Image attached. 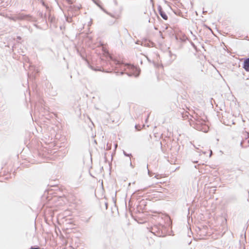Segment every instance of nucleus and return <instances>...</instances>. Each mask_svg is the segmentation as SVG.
Instances as JSON below:
<instances>
[{
	"label": "nucleus",
	"instance_id": "obj_1",
	"mask_svg": "<svg viewBox=\"0 0 249 249\" xmlns=\"http://www.w3.org/2000/svg\"><path fill=\"white\" fill-rule=\"evenodd\" d=\"M194 120L190 121V125L196 129L204 132L208 131V127L205 124L204 120L197 115L193 116Z\"/></svg>",
	"mask_w": 249,
	"mask_h": 249
},
{
	"label": "nucleus",
	"instance_id": "obj_2",
	"mask_svg": "<svg viewBox=\"0 0 249 249\" xmlns=\"http://www.w3.org/2000/svg\"><path fill=\"white\" fill-rule=\"evenodd\" d=\"M150 231L158 237H165L168 234V228L167 226L159 223L152 226Z\"/></svg>",
	"mask_w": 249,
	"mask_h": 249
},
{
	"label": "nucleus",
	"instance_id": "obj_3",
	"mask_svg": "<svg viewBox=\"0 0 249 249\" xmlns=\"http://www.w3.org/2000/svg\"><path fill=\"white\" fill-rule=\"evenodd\" d=\"M141 45L147 47H151L154 45V43L146 37L142 39Z\"/></svg>",
	"mask_w": 249,
	"mask_h": 249
},
{
	"label": "nucleus",
	"instance_id": "obj_4",
	"mask_svg": "<svg viewBox=\"0 0 249 249\" xmlns=\"http://www.w3.org/2000/svg\"><path fill=\"white\" fill-rule=\"evenodd\" d=\"M18 20H32L33 17L30 15H26L23 13H18L17 14Z\"/></svg>",
	"mask_w": 249,
	"mask_h": 249
},
{
	"label": "nucleus",
	"instance_id": "obj_5",
	"mask_svg": "<svg viewBox=\"0 0 249 249\" xmlns=\"http://www.w3.org/2000/svg\"><path fill=\"white\" fill-rule=\"evenodd\" d=\"M106 62L107 65H108V63H109L112 67L114 65H115V67L117 68V66L119 65V61L116 59H115L111 56L109 57V60H107V62L106 61Z\"/></svg>",
	"mask_w": 249,
	"mask_h": 249
},
{
	"label": "nucleus",
	"instance_id": "obj_6",
	"mask_svg": "<svg viewBox=\"0 0 249 249\" xmlns=\"http://www.w3.org/2000/svg\"><path fill=\"white\" fill-rule=\"evenodd\" d=\"M158 10L160 15L161 16V17L164 20H166L168 19V16L166 15L165 12L163 11L161 5H159L158 6Z\"/></svg>",
	"mask_w": 249,
	"mask_h": 249
},
{
	"label": "nucleus",
	"instance_id": "obj_7",
	"mask_svg": "<svg viewBox=\"0 0 249 249\" xmlns=\"http://www.w3.org/2000/svg\"><path fill=\"white\" fill-rule=\"evenodd\" d=\"M92 1L98 6L104 12L106 13L107 14L110 16L113 17V16L109 12H108L105 9H104L102 5V3L100 0H92Z\"/></svg>",
	"mask_w": 249,
	"mask_h": 249
},
{
	"label": "nucleus",
	"instance_id": "obj_8",
	"mask_svg": "<svg viewBox=\"0 0 249 249\" xmlns=\"http://www.w3.org/2000/svg\"><path fill=\"white\" fill-rule=\"evenodd\" d=\"M243 68L247 72H249V57L246 58L243 63Z\"/></svg>",
	"mask_w": 249,
	"mask_h": 249
},
{
	"label": "nucleus",
	"instance_id": "obj_9",
	"mask_svg": "<svg viewBox=\"0 0 249 249\" xmlns=\"http://www.w3.org/2000/svg\"><path fill=\"white\" fill-rule=\"evenodd\" d=\"M146 203L147 202L146 200L142 199L139 202V204L138 207H139L140 209H144L145 206H146Z\"/></svg>",
	"mask_w": 249,
	"mask_h": 249
},
{
	"label": "nucleus",
	"instance_id": "obj_10",
	"mask_svg": "<svg viewBox=\"0 0 249 249\" xmlns=\"http://www.w3.org/2000/svg\"><path fill=\"white\" fill-rule=\"evenodd\" d=\"M81 7V6L80 5V6H77V5H70L69 7V10H71V11H77V10H79Z\"/></svg>",
	"mask_w": 249,
	"mask_h": 249
},
{
	"label": "nucleus",
	"instance_id": "obj_11",
	"mask_svg": "<svg viewBox=\"0 0 249 249\" xmlns=\"http://www.w3.org/2000/svg\"><path fill=\"white\" fill-rule=\"evenodd\" d=\"M48 20L49 22H50L51 23H54L55 22V18L54 17L52 16L50 13L48 15Z\"/></svg>",
	"mask_w": 249,
	"mask_h": 249
},
{
	"label": "nucleus",
	"instance_id": "obj_12",
	"mask_svg": "<svg viewBox=\"0 0 249 249\" xmlns=\"http://www.w3.org/2000/svg\"><path fill=\"white\" fill-rule=\"evenodd\" d=\"M10 19L14 21H16L18 20L17 14L15 16L10 17Z\"/></svg>",
	"mask_w": 249,
	"mask_h": 249
},
{
	"label": "nucleus",
	"instance_id": "obj_13",
	"mask_svg": "<svg viewBox=\"0 0 249 249\" xmlns=\"http://www.w3.org/2000/svg\"><path fill=\"white\" fill-rule=\"evenodd\" d=\"M190 41V43L191 45V46L193 47V48L197 52L198 50H197V47L194 44V43H193L192 42V41L190 40L189 41Z\"/></svg>",
	"mask_w": 249,
	"mask_h": 249
},
{
	"label": "nucleus",
	"instance_id": "obj_14",
	"mask_svg": "<svg viewBox=\"0 0 249 249\" xmlns=\"http://www.w3.org/2000/svg\"><path fill=\"white\" fill-rule=\"evenodd\" d=\"M65 18H66V20L69 22V23H71V22L72 21V18L71 17H68V16H66V15L65 16Z\"/></svg>",
	"mask_w": 249,
	"mask_h": 249
},
{
	"label": "nucleus",
	"instance_id": "obj_15",
	"mask_svg": "<svg viewBox=\"0 0 249 249\" xmlns=\"http://www.w3.org/2000/svg\"><path fill=\"white\" fill-rule=\"evenodd\" d=\"M89 67L92 70L94 71H99L100 70V68H99V69H96L95 68H94L93 66H92L91 64H89Z\"/></svg>",
	"mask_w": 249,
	"mask_h": 249
},
{
	"label": "nucleus",
	"instance_id": "obj_16",
	"mask_svg": "<svg viewBox=\"0 0 249 249\" xmlns=\"http://www.w3.org/2000/svg\"><path fill=\"white\" fill-rule=\"evenodd\" d=\"M142 190H137L136 191H135V193L138 195L139 196H142Z\"/></svg>",
	"mask_w": 249,
	"mask_h": 249
},
{
	"label": "nucleus",
	"instance_id": "obj_17",
	"mask_svg": "<svg viewBox=\"0 0 249 249\" xmlns=\"http://www.w3.org/2000/svg\"><path fill=\"white\" fill-rule=\"evenodd\" d=\"M40 3H41V4H42L43 6L45 7H46V8L47 9H49V7L48 5H47V4L45 3V2L43 0H41V1H40Z\"/></svg>",
	"mask_w": 249,
	"mask_h": 249
},
{
	"label": "nucleus",
	"instance_id": "obj_18",
	"mask_svg": "<svg viewBox=\"0 0 249 249\" xmlns=\"http://www.w3.org/2000/svg\"><path fill=\"white\" fill-rule=\"evenodd\" d=\"M148 165L147 164L146 168H147V171H148V174L150 177H152L154 174L148 169Z\"/></svg>",
	"mask_w": 249,
	"mask_h": 249
},
{
	"label": "nucleus",
	"instance_id": "obj_19",
	"mask_svg": "<svg viewBox=\"0 0 249 249\" xmlns=\"http://www.w3.org/2000/svg\"><path fill=\"white\" fill-rule=\"evenodd\" d=\"M123 154L125 157H130L132 156V154L131 153H127L124 150H123Z\"/></svg>",
	"mask_w": 249,
	"mask_h": 249
},
{
	"label": "nucleus",
	"instance_id": "obj_20",
	"mask_svg": "<svg viewBox=\"0 0 249 249\" xmlns=\"http://www.w3.org/2000/svg\"><path fill=\"white\" fill-rule=\"evenodd\" d=\"M187 39V37L186 36L184 35L182 37L180 38V40L181 42H184Z\"/></svg>",
	"mask_w": 249,
	"mask_h": 249
},
{
	"label": "nucleus",
	"instance_id": "obj_21",
	"mask_svg": "<svg viewBox=\"0 0 249 249\" xmlns=\"http://www.w3.org/2000/svg\"><path fill=\"white\" fill-rule=\"evenodd\" d=\"M39 16H40V17L41 18H45V19L46 20V19H47V15H46V14L44 15L42 13H39Z\"/></svg>",
	"mask_w": 249,
	"mask_h": 249
},
{
	"label": "nucleus",
	"instance_id": "obj_22",
	"mask_svg": "<svg viewBox=\"0 0 249 249\" xmlns=\"http://www.w3.org/2000/svg\"><path fill=\"white\" fill-rule=\"evenodd\" d=\"M29 249H40V248L38 246H31Z\"/></svg>",
	"mask_w": 249,
	"mask_h": 249
},
{
	"label": "nucleus",
	"instance_id": "obj_23",
	"mask_svg": "<svg viewBox=\"0 0 249 249\" xmlns=\"http://www.w3.org/2000/svg\"><path fill=\"white\" fill-rule=\"evenodd\" d=\"M135 127L137 130H140L141 129L140 125L139 124H136Z\"/></svg>",
	"mask_w": 249,
	"mask_h": 249
},
{
	"label": "nucleus",
	"instance_id": "obj_24",
	"mask_svg": "<svg viewBox=\"0 0 249 249\" xmlns=\"http://www.w3.org/2000/svg\"><path fill=\"white\" fill-rule=\"evenodd\" d=\"M160 149H161V151L165 153V151L164 150V149L163 148V147H162V143L161 142H160Z\"/></svg>",
	"mask_w": 249,
	"mask_h": 249
},
{
	"label": "nucleus",
	"instance_id": "obj_25",
	"mask_svg": "<svg viewBox=\"0 0 249 249\" xmlns=\"http://www.w3.org/2000/svg\"><path fill=\"white\" fill-rule=\"evenodd\" d=\"M66 1L67 2V3L70 4V5H71L73 3V1L71 0H66Z\"/></svg>",
	"mask_w": 249,
	"mask_h": 249
},
{
	"label": "nucleus",
	"instance_id": "obj_26",
	"mask_svg": "<svg viewBox=\"0 0 249 249\" xmlns=\"http://www.w3.org/2000/svg\"><path fill=\"white\" fill-rule=\"evenodd\" d=\"M246 192H247V194H248V196L249 198V190H246ZM247 201L248 202H249V198H248Z\"/></svg>",
	"mask_w": 249,
	"mask_h": 249
},
{
	"label": "nucleus",
	"instance_id": "obj_27",
	"mask_svg": "<svg viewBox=\"0 0 249 249\" xmlns=\"http://www.w3.org/2000/svg\"><path fill=\"white\" fill-rule=\"evenodd\" d=\"M141 43V41L138 40L135 42V43L137 44H140Z\"/></svg>",
	"mask_w": 249,
	"mask_h": 249
},
{
	"label": "nucleus",
	"instance_id": "obj_28",
	"mask_svg": "<svg viewBox=\"0 0 249 249\" xmlns=\"http://www.w3.org/2000/svg\"><path fill=\"white\" fill-rule=\"evenodd\" d=\"M117 72V73H120L121 75H123V74H124V71H120V72H119V71H118Z\"/></svg>",
	"mask_w": 249,
	"mask_h": 249
},
{
	"label": "nucleus",
	"instance_id": "obj_29",
	"mask_svg": "<svg viewBox=\"0 0 249 249\" xmlns=\"http://www.w3.org/2000/svg\"><path fill=\"white\" fill-rule=\"evenodd\" d=\"M108 143H107V148H106L107 150H109L110 149V147L108 146Z\"/></svg>",
	"mask_w": 249,
	"mask_h": 249
},
{
	"label": "nucleus",
	"instance_id": "obj_30",
	"mask_svg": "<svg viewBox=\"0 0 249 249\" xmlns=\"http://www.w3.org/2000/svg\"><path fill=\"white\" fill-rule=\"evenodd\" d=\"M129 160H130V165L131 167H132V168H133L134 166H133V165L132 164V162L131 161V160L130 159Z\"/></svg>",
	"mask_w": 249,
	"mask_h": 249
},
{
	"label": "nucleus",
	"instance_id": "obj_31",
	"mask_svg": "<svg viewBox=\"0 0 249 249\" xmlns=\"http://www.w3.org/2000/svg\"><path fill=\"white\" fill-rule=\"evenodd\" d=\"M175 14L176 15H178L179 13H181V12L179 11V12H174Z\"/></svg>",
	"mask_w": 249,
	"mask_h": 249
},
{
	"label": "nucleus",
	"instance_id": "obj_32",
	"mask_svg": "<svg viewBox=\"0 0 249 249\" xmlns=\"http://www.w3.org/2000/svg\"><path fill=\"white\" fill-rule=\"evenodd\" d=\"M175 144H176V146H178V150H179V147H180V146L178 145V144H177V143H175Z\"/></svg>",
	"mask_w": 249,
	"mask_h": 249
},
{
	"label": "nucleus",
	"instance_id": "obj_33",
	"mask_svg": "<svg viewBox=\"0 0 249 249\" xmlns=\"http://www.w3.org/2000/svg\"><path fill=\"white\" fill-rule=\"evenodd\" d=\"M104 158H105V162H107V157H106V156H105Z\"/></svg>",
	"mask_w": 249,
	"mask_h": 249
},
{
	"label": "nucleus",
	"instance_id": "obj_34",
	"mask_svg": "<svg viewBox=\"0 0 249 249\" xmlns=\"http://www.w3.org/2000/svg\"><path fill=\"white\" fill-rule=\"evenodd\" d=\"M159 175H156L155 176V178H159Z\"/></svg>",
	"mask_w": 249,
	"mask_h": 249
},
{
	"label": "nucleus",
	"instance_id": "obj_35",
	"mask_svg": "<svg viewBox=\"0 0 249 249\" xmlns=\"http://www.w3.org/2000/svg\"><path fill=\"white\" fill-rule=\"evenodd\" d=\"M17 38L18 39V40H20L21 39V37L19 36H18L17 37Z\"/></svg>",
	"mask_w": 249,
	"mask_h": 249
},
{
	"label": "nucleus",
	"instance_id": "obj_36",
	"mask_svg": "<svg viewBox=\"0 0 249 249\" xmlns=\"http://www.w3.org/2000/svg\"><path fill=\"white\" fill-rule=\"evenodd\" d=\"M243 142L242 141L241 142H240V145L242 146V147H243Z\"/></svg>",
	"mask_w": 249,
	"mask_h": 249
},
{
	"label": "nucleus",
	"instance_id": "obj_37",
	"mask_svg": "<svg viewBox=\"0 0 249 249\" xmlns=\"http://www.w3.org/2000/svg\"><path fill=\"white\" fill-rule=\"evenodd\" d=\"M207 12L206 11H203V14H205Z\"/></svg>",
	"mask_w": 249,
	"mask_h": 249
},
{
	"label": "nucleus",
	"instance_id": "obj_38",
	"mask_svg": "<svg viewBox=\"0 0 249 249\" xmlns=\"http://www.w3.org/2000/svg\"><path fill=\"white\" fill-rule=\"evenodd\" d=\"M148 116H149V115H148L147 117L146 118V119H145V122H146L148 120Z\"/></svg>",
	"mask_w": 249,
	"mask_h": 249
},
{
	"label": "nucleus",
	"instance_id": "obj_39",
	"mask_svg": "<svg viewBox=\"0 0 249 249\" xmlns=\"http://www.w3.org/2000/svg\"><path fill=\"white\" fill-rule=\"evenodd\" d=\"M105 205H106V209H107V203H105Z\"/></svg>",
	"mask_w": 249,
	"mask_h": 249
},
{
	"label": "nucleus",
	"instance_id": "obj_40",
	"mask_svg": "<svg viewBox=\"0 0 249 249\" xmlns=\"http://www.w3.org/2000/svg\"><path fill=\"white\" fill-rule=\"evenodd\" d=\"M246 85L247 86H249V83H245Z\"/></svg>",
	"mask_w": 249,
	"mask_h": 249
},
{
	"label": "nucleus",
	"instance_id": "obj_41",
	"mask_svg": "<svg viewBox=\"0 0 249 249\" xmlns=\"http://www.w3.org/2000/svg\"><path fill=\"white\" fill-rule=\"evenodd\" d=\"M147 60H148V61L149 62H151V60H150V59H149V58H148V57H147Z\"/></svg>",
	"mask_w": 249,
	"mask_h": 249
},
{
	"label": "nucleus",
	"instance_id": "obj_42",
	"mask_svg": "<svg viewBox=\"0 0 249 249\" xmlns=\"http://www.w3.org/2000/svg\"><path fill=\"white\" fill-rule=\"evenodd\" d=\"M167 220H169V222L170 221V218H169L168 217H167Z\"/></svg>",
	"mask_w": 249,
	"mask_h": 249
},
{
	"label": "nucleus",
	"instance_id": "obj_43",
	"mask_svg": "<svg viewBox=\"0 0 249 249\" xmlns=\"http://www.w3.org/2000/svg\"><path fill=\"white\" fill-rule=\"evenodd\" d=\"M170 225H171V223H169L168 224V227H169V226H170Z\"/></svg>",
	"mask_w": 249,
	"mask_h": 249
},
{
	"label": "nucleus",
	"instance_id": "obj_44",
	"mask_svg": "<svg viewBox=\"0 0 249 249\" xmlns=\"http://www.w3.org/2000/svg\"><path fill=\"white\" fill-rule=\"evenodd\" d=\"M117 146V144H115V148H116Z\"/></svg>",
	"mask_w": 249,
	"mask_h": 249
},
{
	"label": "nucleus",
	"instance_id": "obj_45",
	"mask_svg": "<svg viewBox=\"0 0 249 249\" xmlns=\"http://www.w3.org/2000/svg\"><path fill=\"white\" fill-rule=\"evenodd\" d=\"M160 36H161V37L162 38H163V36H162V34H161Z\"/></svg>",
	"mask_w": 249,
	"mask_h": 249
},
{
	"label": "nucleus",
	"instance_id": "obj_46",
	"mask_svg": "<svg viewBox=\"0 0 249 249\" xmlns=\"http://www.w3.org/2000/svg\"><path fill=\"white\" fill-rule=\"evenodd\" d=\"M238 170H239V171H241V172H242V171H243L242 170H241V169H238Z\"/></svg>",
	"mask_w": 249,
	"mask_h": 249
},
{
	"label": "nucleus",
	"instance_id": "obj_47",
	"mask_svg": "<svg viewBox=\"0 0 249 249\" xmlns=\"http://www.w3.org/2000/svg\"><path fill=\"white\" fill-rule=\"evenodd\" d=\"M198 162L197 161H195L194 162V163H196V162Z\"/></svg>",
	"mask_w": 249,
	"mask_h": 249
},
{
	"label": "nucleus",
	"instance_id": "obj_48",
	"mask_svg": "<svg viewBox=\"0 0 249 249\" xmlns=\"http://www.w3.org/2000/svg\"><path fill=\"white\" fill-rule=\"evenodd\" d=\"M212 153V151H211V153H210V155H211Z\"/></svg>",
	"mask_w": 249,
	"mask_h": 249
},
{
	"label": "nucleus",
	"instance_id": "obj_49",
	"mask_svg": "<svg viewBox=\"0 0 249 249\" xmlns=\"http://www.w3.org/2000/svg\"><path fill=\"white\" fill-rule=\"evenodd\" d=\"M212 153V151H211V153H210V155H211Z\"/></svg>",
	"mask_w": 249,
	"mask_h": 249
},
{
	"label": "nucleus",
	"instance_id": "obj_50",
	"mask_svg": "<svg viewBox=\"0 0 249 249\" xmlns=\"http://www.w3.org/2000/svg\"><path fill=\"white\" fill-rule=\"evenodd\" d=\"M212 153V151H211V153H210V155H211Z\"/></svg>",
	"mask_w": 249,
	"mask_h": 249
},
{
	"label": "nucleus",
	"instance_id": "obj_51",
	"mask_svg": "<svg viewBox=\"0 0 249 249\" xmlns=\"http://www.w3.org/2000/svg\"><path fill=\"white\" fill-rule=\"evenodd\" d=\"M38 71H36V73H38ZM36 74V73H35V74Z\"/></svg>",
	"mask_w": 249,
	"mask_h": 249
},
{
	"label": "nucleus",
	"instance_id": "obj_52",
	"mask_svg": "<svg viewBox=\"0 0 249 249\" xmlns=\"http://www.w3.org/2000/svg\"><path fill=\"white\" fill-rule=\"evenodd\" d=\"M194 36H195V38L194 39H195L196 38V36H195V35H194Z\"/></svg>",
	"mask_w": 249,
	"mask_h": 249
}]
</instances>
